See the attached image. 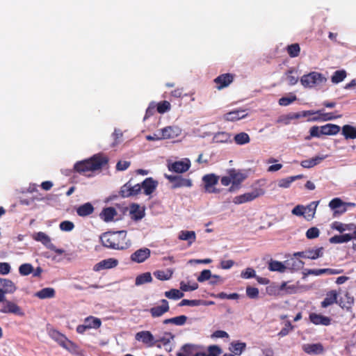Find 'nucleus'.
<instances>
[{"label": "nucleus", "instance_id": "09e8293b", "mask_svg": "<svg viewBox=\"0 0 356 356\" xmlns=\"http://www.w3.org/2000/svg\"><path fill=\"white\" fill-rule=\"evenodd\" d=\"M131 213L134 215L135 220H140L144 216V211L142 210L139 205L134 204L131 207Z\"/></svg>", "mask_w": 356, "mask_h": 356}, {"label": "nucleus", "instance_id": "bf43d9fd", "mask_svg": "<svg viewBox=\"0 0 356 356\" xmlns=\"http://www.w3.org/2000/svg\"><path fill=\"white\" fill-rule=\"evenodd\" d=\"M294 328L293 325H292L290 321H286L284 324V327L282 328V330L278 333V336L283 337L286 336L291 330Z\"/></svg>", "mask_w": 356, "mask_h": 356}, {"label": "nucleus", "instance_id": "aec40b11", "mask_svg": "<svg viewBox=\"0 0 356 356\" xmlns=\"http://www.w3.org/2000/svg\"><path fill=\"white\" fill-rule=\"evenodd\" d=\"M302 350L309 355H320L325 350L323 346L321 343L304 344Z\"/></svg>", "mask_w": 356, "mask_h": 356}, {"label": "nucleus", "instance_id": "052dcab7", "mask_svg": "<svg viewBox=\"0 0 356 356\" xmlns=\"http://www.w3.org/2000/svg\"><path fill=\"white\" fill-rule=\"evenodd\" d=\"M211 272L210 270L205 269L203 270L200 275L197 277V280L199 282H203L204 281L209 280V279H211L212 277Z\"/></svg>", "mask_w": 356, "mask_h": 356}, {"label": "nucleus", "instance_id": "c85d7f7f", "mask_svg": "<svg viewBox=\"0 0 356 356\" xmlns=\"http://www.w3.org/2000/svg\"><path fill=\"white\" fill-rule=\"evenodd\" d=\"M326 158V156H317L309 159L303 160L300 163V165L304 168H311L318 164Z\"/></svg>", "mask_w": 356, "mask_h": 356}, {"label": "nucleus", "instance_id": "338daca9", "mask_svg": "<svg viewBox=\"0 0 356 356\" xmlns=\"http://www.w3.org/2000/svg\"><path fill=\"white\" fill-rule=\"evenodd\" d=\"M198 288V284L195 282H194L192 285H190L188 284H186L184 282H181L180 283V289L183 291H195Z\"/></svg>", "mask_w": 356, "mask_h": 356}, {"label": "nucleus", "instance_id": "774afa93", "mask_svg": "<svg viewBox=\"0 0 356 356\" xmlns=\"http://www.w3.org/2000/svg\"><path fill=\"white\" fill-rule=\"evenodd\" d=\"M241 276L244 279H250L256 276L255 270L252 268H247L244 271H242Z\"/></svg>", "mask_w": 356, "mask_h": 356}, {"label": "nucleus", "instance_id": "6e6d98bb", "mask_svg": "<svg viewBox=\"0 0 356 356\" xmlns=\"http://www.w3.org/2000/svg\"><path fill=\"white\" fill-rule=\"evenodd\" d=\"M175 338V335L172 334L171 332H165L163 336L156 340V342H161L163 346H166L169 344Z\"/></svg>", "mask_w": 356, "mask_h": 356}, {"label": "nucleus", "instance_id": "7c9ffc66", "mask_svg": "<svg viewBox=\"0 0 356 356\" xmlns=\"http://www.w3.org/2000/svg\"><path fill=\"white\" fill-rule=\"evenodd\" d=\"M178 238L181 241H187L189 245L194 243L196 240V234L194 231L181 230Z\"/></svg>", "mask_w": 356, "mask_h": 356}, {"label": "nucleus", "instance_id": "680f3d73", "mask_svg": "<svg viewBox=\"0 0 356 356\" xmlns=\"http://www.w3.org/2000/svg\"><path fill=\"white\" fill-rule=\"evenodd\" d=\"M319 234H320V231L316 227H313L308 229L306 232V236L309 239L316 238L318 237Z\"/></svg>", "mask_w": 356, "mask_h": 356}, {"label": "nucleus", "instance_id": "9d476101", "mask_svg": "<svg viewBox=\"0 0 356 356\" xmlns=\"http://www.w3.org/2000/svg\"><path fill=\"white\" fill-rule=\"evenodd\" d=\"M234 75L231 73H225L218 76L215 79L214 82L216 84V88L218 90H222L224 88L227 87L234 81Z\"/></svg>", "mask_w": 356, "mask_h": 356}, {"label": "nucleus", "instance_id": "8fccbe9b", "mask_svg": "<svg viewBox=\"0 0 356 356\" xmlns=\"http://www.w3.org/2000/svg\"><path fill=\"white\" fill-rule=\"evenodd\" d=\"M156 106L157 112L161 114L169 111L171 108L170 102L165 100L159 102Z\"/></svg>", "mask_w": 356, "mask_h": 356}, {"label": "nucleus", "instance_id": "dca6fc26", "mask_svg": "<svg viewBox=\"0 0 356 356\" xmlns=\"http://www.w3.org/2000/svg\"><path fill=\"white\" fill-rule=\"evenodd\" d=\"M161 132L163 139H174L181 135V129L177 126H170L161 129Z\"/></svg>", "mask_w": 356, "mask_h": 356}, {"label": "nucleus", "instance_id": "c9c22d12", "mask_svg": "<svg viewBox=\"0 0 356 356\" xmlns=\"http://www.w3.org/2000/svg\"><path fill=\"white\" fill-rule=\"evenodd\" d=\"M56 292L53 288H44L35 293V296L40 299L51 298L55 296Z\"/></svg>", "mask_w": 356, "mask_h": 356}, {"label": "nucleus", "instance_id": "4be33fe9", "mask_svg": "<svg viewBox=\"0 0 356 356\" xmlns=\"http://www.w3.org/2000/svg\"><path fill=\"white\" fill-rule=\"evenodd\" d=\"M158 185V182L152 177L146 178L141 184V188H143L144 193L149 195L154 193Z\"/></svg>", "mask_w": 356, "mask_h": 356}, {"label": "nucleus", "instance_id": "37998d69", "mask_svg": "<svg viewBox=\"0 0 356 356\" xmlns=\"http://www.w3.org/2000/svg\"><path fill=\"white\" fill-rule=\"evenodd\" d=\"M173 274V270L172 269H167L166 271L164 270H156L154 273V276L159 280H170Z\"/></svg>", "mask_w": 356, "mask_h": 356}, {"label": "nucleus", "instance_id": "ea45409f", "mask_svg": "<svg viewBox=\"0 0 356 356\" xmlns=\"http://www.w3.org/2000/svg\"><path fill=\"white\" fill-rule=\"evenodd\" d=\"M323 248H318L316 249H308L305 250L306 259H316L318 257H321L323 254Z\"/></svg>", "mask_w": 356, "mask_h": 356}, {"label": "nucleus", "instance_id": "1a4fd4ad", "mask_svg": "<svg viewBox=\"0 0 356 356\" xmlns=\"http://www.w3.org/2000/svg\"><path fill=\"white\" fill-rule=\"evenodd\" d=\"M141 191V186L137 184L132 186L130 181L124 184L120 191V195L122 197H129L139 194Z\"/></svg>", "mask_w": 356, "mask_h": 356}, {"label": "nucleus", "instance_id": "5701e85b", "mask_svg": "<svg viewBox=\"0 0 356 356\" xmlns=\"http://www.w3.org/2000/svg\"><path fill=\"white\" fill-rule=\"evenodd\" d=\"M247 115L245 110L237 109L225 113L224 115V119L226 121L234 122L245 118Z\"/></svg>", "mask_w": 356, "mask_h": 356}, {"label": "nucleus", "instance_id": "a18cd8bd", "mask_svg": "<svg viewBox=\"0 0 356 356\" xmlns=\"http://www.w3.org/2000/svg\"><path fill=\"white\" fill-rule=\"evenodd\" d=\"M286 51L290 57L295 58L299 56L300 47L299 44L293 43L286 47Z\"/></svg>", "mask_w": 356, "mask_h": 356}, {"label": "nucleus", "instance_id": "e2e57ef3", "mask_svg": "<svg viewBox=\"0 0 356 356\" xmlns=\"http://www.w3.org/2000/svg\"><path fill=\"white\" fill-rule=\"evenodd\" d=\"M259 289L256 287L248 286L246 288V295L252 299H255L259 297Z\"/></svg>", "mask_w": 356, "mask_h": 356}, {"label": "nucleus", "instance_id": "49530a36", "mask_svg": "<svg viewBox=\"0 0 356 356\" xmlns=\"http://www.w3.org/2000/svg\"><path fill=\"white\" fill-rule=\"evenodd\" d=\"M234 141L237 145H245L250 142V136L245 132H241L236 134L234 138Z\"/></svg>", "mask_w": 356, "mask_h": 356}, {"label": "nucleus", "instance_id": "864d4df0", "mask_svg": "<svg viewBox=\"0 0 356 356\" xmlns=\"http://www.w3.org/2000/svg\"><path fill=\"white\" fill-rule=\"evenodd\" d=\"M33 272V267L31 264H23L19 268V273L21 275L26 276Z\"/></svg>", "mask_w": 356, "mask_h": 356}, {"label": "nucleus", "instance_id": "6ab92c4d", "mask_svg": "<svg viewBox=\"0 0 356 356\" xmlns=\"http://www.w3.org/2000/svg\"><path fill=\"white\" fill-rule=\"evenodd\" d=\"M307 273L305 275H312L315 276H319L323 274L327 275H338L343 273L342 269H334V268H320V269H306Z\"/></svg>", "mask_w": 356, "mask_h": 356}, {"label": "nucleus", "instance_id": "f03ea898", "mask_svg": "<svg viewBox=\"0 0 356 356\" xmlns=\"http://www.w3.org/2000/svg\"><path fill=\"white\" fill-rule=\"evenodd\" d=\"M108 162L106 156L101 154H95L88 159L76 162L74 165V169L79 174L90 177L88 172L100 170Z\"/></svg>", "mask_w": 356, "mask_h": 356}, {"label": "nucleus", "instance_id": "a878e982", "mask_svg": "<svg viewBox=\"0 0 356 356\" xmlns=\"http://www.w3.org/2000/svg\"><path fill=\"white\" fill-rule=\"evenodd\" d=\"M0 290H1L5 295L6 293H13L16 291V286L11 280L0 278Z\"/></svg>", "mask_w": 356, "mask_h": 356}, {"label": "nucleus", "instance_id": "4468645a", "mask_svg": "<svg viewBox=\"0 0 356 356\" xmlns=\"http://www.w3.org/2000/svg\"><path fill=\"white\" fill-rule=\"evenodd\" d=\"M309 319L315 325L327 326L331 324L332 321L331 318L314 312L309 314Z\"/></svg>", "mask_w": 356, "mask_h": 356}, {"label": "nucleus", "instance_id": "e433bc0d", "mask_svg": "<svg viewBox=\"0 0 356 356\" xmlns=\"http://www.w3.org/2000/svg\"><path fill=\"white\" fill-rule=\"evenodd\" d=\"M222 353L220 348L216 345H212L208 348V353H195L194 356H219Z\"/></svg>", "mask_w": 356, "mask_h": 356}, {"label": "nucleus", "instance_id": "2eb2a0df", "mask_svg": "<svg viewBox=\"0 0 356 356\" xmlns=\"http://www.w3.org/2000/svg\"><path fill=\"white\" fill-rule=\"evenodd\" d=\"M160 302L161 305L153 307L149 309L153 318L160 317L170 309L169 303L165 299H162Z\"/></svg>", "mask_w": 356, "mask_h": 356}, {"label": "nucleus", "instance_id": "c03bdc74", "mask_svg": "<svg viewBox=\"0 0 356 356\" xmlns=\"http://www.w3.org/2000/svg\"><path fill=\"white\" fill-rule=\"evenodd\" d=\"M152 281V277L150 273H145L138 275L135 280V284L137 286L149 283Z\"/></svg>", "mask_w": 356, "mask_h": 356}, {"label": "nucleus", "instance_id": "5fc2aeb1", "mask_svg": "<svg viewBox=\"0 0 356 356\" xmlns=\"http://www.w3.org/2000/svg\"><path fill=\"white\" fill-rule=\"evenodd\" d=\"M203 302V300H188V299H183L178 305L179 307L183 306H191V307H196L201 305Z\"/></svg>", "mask_w": 356, "mask_h": 356}, {"label": "nucleus", "instance_id": "7ed1b4c3", "mask_svg": "<svg viewBox=\"0 0 356 356\" xmlns=\"http://www.w3.org/2000/svg\"><path fill=\"white\" fill-rule=\"evenodd\" d=\"M326 78L321 73L312 72L303 75L300 79V83L305 88H313L323 85L326 82Z\"/></svg>", "mask_w": 356, "mask_h": 356}, {"label": "nucleus", "instance_id": "b1692460", "mask_svg": "<svg viewBox=\"0 0 356 356\" xmlns=\"http://www.w3.org/2000/svg\"><path fill=\"white\" fill-rule=\"evenodd\" d=\"M329 207L334 210V213L342 214L347 210L346 204L339 198H334L329 203Z\"/></svg>", "mask_w": 356, "mask_h": 356}, {"label": "nucleus", "instance_id": "a19ab883", "mask_svg": "<svg viewBox=\"0 0 356 356\" xmlns=\"http://www.w3.org/2000/svg\"><path fill=\"white\" fill-rule=\"evenodd\" d=\"M84 323L86 324L88 329H97L102 325V322L99 318L92 316L86 318L84 320Z\"/></svg>", "mask_w": 356, "mask_h": 356}, {"label": "nucleus", "instance_id": "603ef678", "mask_svg": "<svg viewBox=\"0 0 356 356\" xmlns=\"http://www.w3.org/2000/svg\"><path fill=\"white\" fill-rule=\"evenodd\" d=\"M165 296L169 299L177 300L184 296V293L178 289H172L165 292Z\"/></svg>", "mask_w": 356, "mask_h": 356}, {"label": "nucleus", "instance_id": "a211bd4d", "mask_svg": "<svg viewBox=\"0 0 356 356\" xmlns=\"http://www.w3.org/2000/svg\"><path fill=\"white\" fill-rule=\"evenodd\" d=\"M191 167L190 161L184 162L183 161H175L169 164L168 168L170 171L177 173H184L188 170Z\"/></svg>", "mask_w": 356, "mask_h": 356}, {"label": "nucleus", "instance_id": "72a5a7b5", "mask_svg": "<svg viewBox=\"0 0 356 356\" xmlns=\"http://www.w3.org/2000/svg\"><path fill=\"white\" fill-rule=\"evenodd\" d=\"M117 215V211L113 207H106L102 210L100 213V217L105 222L111 221L114 217Z\"/></svg>", "mask_w": 356, "mask_h": 356}, {"label": "nucleus", "instance_id": "ddd939ff", "mask_svg": "<svg viewBox=\"0 0 356 356\" xmlns=\"http://www.w3.org/2000/svg\"><path fill=\"white\" fill-rule=\"evenodd\" d=\"M298 286L296 284H288L287 282H283L275 287V293L277 295L293 294L298 291Z\"/></svg>", "mask_w": 356, "mask_h": 356}, {"label": "nucleus", "instance_id": "6e6552de", "mask_svg": "<svg viewBox=\"0 0 356 356\" xmlns=\"http://www.w3.org/2000/svg\"><path fill=\"white\" fill-rule=\"evenodd\" d=\"M33 238L42 243L47 248L56 252L61 254L63 250L57 249L56 246L51 243L50 237L42 232H39L33 234Z\"/></svg>", "mask_w": 356, "mask_h": 356}, {"label": "nucleus", "instance_id": "13d9d810", "mask_svg": "<svg viewBox=\"0 0 356 356\" xmlns=\"http://www.w3.org/2000/svg\"><path fill=\"white\" fill-rule=\"evenodd\" d=\"M197 346L192 344H185L182 346L181 350L184 352L187 356H191L193 355H195V350Z\"/></svg>", "mask_w": 356, "mask_h": 356}, {"label": "nucleus", "instance_id": "423d86ee", "mask_svg": "<svg viewBox=\"0 0 356 356\" xmlns=\"http://www.w3.org/2000/svg\"><path fill=\"white\" fill-rule=\"evenodd\" d=\"M49 334L51 339L66 350H71L76 347L74 343L69 340L64 334L58 330H51Z\"/></svg>", "mask_w": 356, "mask_h": 356}, {"label": "nucleus", "instance_id": "20e7f679", "mask_svg": "<svg viewBox=\"0 0 356 356\" xmlns=\"http://www.w3.org/2000/svg\"><path fill=\"white\" fill-rule=\"evenodd\" d=\"M219 176L213 173L204 175L202 179L204 191L208 193H219L221 190L216 188V186L219 181Z\"/></svg>", "mask_w": 356, "mask_h": 356}, {"label": "nucleus", "instance_id": "cd10ccee", "mask_svg": "<svg viewBox=\"0 0 356 356\" xmlns=\"http://www.w3.org/2000/svg\"><path fill=\"white\" fill-rule=\"evenodd\" d=\"M338 294L336 291L332 290L326 293V297L321 302V305L323 308H326L334 303H335L337 300Z\"/></svg>", "mask_w": 356, "mask_h": 356}, {"label": "nucleus", "instance_id": "473e14b6", "mask_svg": "<svg viewBox=\"0 0 356 356\" xmlns=\"http://www.w3.org/2000/svg\"><path fill=\"white\" fill-rule=\"evenodd\" d=\"M317 207V202H312L307 207H304V218L309 221L314 217L316 209Z\"/></svg>", "mask_w": 356, "mask_h": 356}, {"label": "nucleus", "instance_id": "3c124183", "mask_svg": "<svg viewBox=\"0 0 356 356\" xmlns=\"http://www.w3.org/2000/svg\"><path fill=\"white\" fill-rule=\"evenodd\" d=\"M346 76V72L345 70H337L334 72L332 76L331 80L334 83H339L343 81Z\"/></svg>", "mask_w": 356, "mask_h": 356}, {"label": "nucleus", "instance_id": "0e129e2a", "mask_svg": "<svg viewBox=\"0 0 356 356\" xmlns=\"http://www.w3.org/2000/svg\"><path fill=\"white\" fill-rule=\"evenodd\" d=\"M59 227H60V229L62 231L70 232V231H72L74 229V225L71 221L65 220V221H63V222H61L60 223Z\"/></svg>", "mask_w": 356, "mask_h": 356}, {"label": "nucleus", "instance_id": "69168bd1", "mask_svg": "<svg viewBox=\"0 0 356 356\" xmlns=\"http://www.w3.org/2000/svg\"><path fill=\"white\" fill-rule=\"evenodd\" d=\"M156 109V104L154 102H151L149 104L147 108L146 109L144 120L148 119L149 118L152 116L155 113Z\"/></svg>", "mask_w": 356, "mask_h": 356}, {"label": "nucleus", "instance_id": "c756f323", "mask_svg": "<svg viewBox=\"0 0 356 356\" xmlns=\"http://www.w3.org/2000/svg\"><path fill=\"white\" fill-rule=\"evenodd\" d=\"M94 211V207L90 202H86L76 209V213L81 217H86L92 214Z\"/></svg>", "mask_w": 356, "mask_h": 356}, {"label": "nucleus", "instance_id": "bb28decb", "mask_svg": "<svg viewBox=\"0 0 356 356\" xmlns=\"http://www.w3.org/2000/svg\"><path fill=\"white\" fill-rule=\"evenodd\" d=\"M353 238H356V230H355L352 234H345L342 235H335L330 238L331 243H342L348 242Z\"/></svg>", "mask_w": 356, "mask_h": 356}, {"label": "nucleus", "instance_id": "4d7b16f0", "mask_svg": "<svg viewBox=\"0 0 356 356\" xmlns=\"http://www.w3.org/2000/svg\"><path fill=\"white\" fill-rule=\"evenodd\" d=\"M297 99V97L295 95H291L290 97H282L279 99V104L280 106H286Z\"/></svg>", "mask_w": 356, "mask_h": 356}, {"label": "nucleus", "instance_id": "79ce46f5", "mask_svg": "<svg viewBox=\"0 0 356 356\" xmlns=\"http://www.w3.org/2000/svg\"><path fill=\"white\" fill-rule=\"evenodd\" d=\"M318 117H314L310 120L312 121H328L332 120L338 118H341V115H334L333 113H318Z\"/></svg>", "mask_w": 356, "mask_h": 356}, {"label": "nucleus", "instance_id": "f704fd0d", "mask_svg": "<svg viewBox=\"0 0 356 356\" xmlns=\"http://www.w3.org/2000/svg\"><path fill=\"white\" fill-rule=\"evenodd\" d=\"M340 129V127L337 124H327L321 126V134L323 135H336L339 132Z\"/></svg>", "mask_w": 356, "mask_h": 356}, {"label": "nucleus", "instance_id": "de8ad7c7", "mask_svg": "<svg viewBox=\"0 0 356 356\" xmlns=\"http://www.w3.org/2000/svg\"><path fill=\"white\" fill-rule=\"evenodd\" d=\"M268 269L270 271H278L282 273L285 270L286 267L281 261H271L269 263Z\"/></svg>", "mask_w": 356, "mask_h": 356}, {"label": "nucleus", "instance_id": "39448f33", "mask_svg": "<svg viewBox=\"0 0 356 356\" xmlns=\"http://www.w3.org/2000/svg\"><path fill=\"white\" fill-rule=\"evenodd\" d=\"M165 177L171 184V189L183 187L191 188L193 186V182L191 179L184 178L181 175H165Z\"/></svg>", "mask_w": 356, "mask_h": 356}, {"label": "nucleus", "instance_id": "2f4dec72", "mask_svg": "<svg viewBox=\"0 0 356 356\" xmlns=\"http://www.w3.org/2000/svg\"><path fill=\"white\" fill-rule=\"evenodd\" d=\"M213 140L217 143H232V135L225 131H220L213 136Z\"/></svg>", "mask_w": 356, "mask_h": 356}, {"label": "nucleus", "instance_id": "f257e3e1", "mask_svg": "<svg viewBox=\"0 0 356 356\" xmlns=\"http://www.w3.org/2000/svg\"><path fill=\"white\" fill-rule=\"evenodd\" d=\"M102 244L108 248L124 250L129 247L130 243L127 239V232H107L100 236Z\"/></svg>", "mask_w": 356, "mask_h": 356}, {"label": "nucleus", "instance_id": "9b49d317", "mask_svg": "<svg viewBox=\"0 0 356 356\" xmlns=\"http://www.w3.org/2000/svg\"><path fill=\"white\" fill-rule=\"evenodd\" d=\"M151 251L147 248H143L137 250L131 254L130 259L135 263H143L150 257Z\"/></svg>", "mask_w": 356, "mask_h": 356}, {"label": "nucleus", "instance_id": "412c9836", "mask_svg": "<svg viewBox=\"0 0 356 356\" xmlns=\"http://www.w3.org/2000/svg\"><path fill=\"white\" fill-rule=\"evenodd\" d=\"M259 194L257 191L246 193L243 195L236 196L233 200V202L236 204H243L254 200L255 198L259 197Z\"/></svg>", "mask_w": 356, "mask_h": 356}, {"label": "nucleus", "instance_id": "f8f14e48", "mask_svg": "<svg viewBox=\"0 0 356 356\" xmlns=\"http://www.w3.org/2000/svg\"><path fill=\"white\" fill-rule=\"evenodd\" d=\"M136 340L142 341L148 347H152L156 344L154 337L149 331H140L136 334Z\"/></svg>", "mask_w": 356, "mask_h": 356}, {"label": "nucleus", "instance_id": "393cba45", "mask_svg": "<svg viewBox=\"0 0 356 356\" xmlns=\"http://www.w3.org/2000/svg\"><path fill=\"white\" fill-rule=\"evenodd\" d=\"M4 304L6 305V314H14L19 316H23L24 315V312L16 303L6 299Z\"/></svg>", "mask_w": 356, "mask_h": 356}, {"label": "nucleus", "instance_id": "58836bf2", "mask_svg": "<svg viewBox=\"0 0 356 356\" xmlns=\"http://www.w3.org/2000/svg\"><path fill=\"white\" fill-rule=\"evenodd\" d=\"M342 134L346 139H355L356 128L351 125L346 124L342 127Z\"/></svg>", "mask_w": 356, "mask_h": 356}, {"label": "nucleus", "instance_id": "0eeeda50", "mask_svg": "<svg viewBox=\"0 0 356 356\" xmlns=\"http://www.w3.org/2000/svg\"><path fill=\"white\" fill-rule=\"evenodd\" d=\"M227 173L230 175L232 181L228 191L231 193L234 192L240 188L241 184L246 179V175L235 169L229 170Z\"/></svg>", "mask_w": 356, "mask_h": 356}, {"label": "nucleus", "instance_id": "4c0bfd02", "mask_svg": "<svg viewBox=\"0 0 356 356\" xmlns=\"http://www.w3.org/2000/svg\"><path fill=\"white\" fill-rule=\"evenodd\" d=\"M303 177H304L303 175H296V176L288 177L286 178L282 179L279 180L278 186L280 188H286L290 186L291 184L293 181H294L297 179H302Z\"/></svg>", "mask_w": 356, "mask_h": 356}, {"label": "nucleus", "instance_id": "f3484780", "mask_svg": "<svg viewBox=\"0 0 356 356\" xmlns=\"http://www.w3.org/2000/svg\"><path fill=\"white\" fill-rule=\"evenodd\" d=\"M118 261L114 258L102 260L93 266V270L98 272L104 269H110L118 266Z\"/></svg>", "mask_w": 356, "mask_h": 356}]
</instances>
